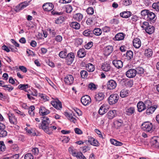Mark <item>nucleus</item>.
Masks as SVG:
<instances>
[{"instance_id": "obj_1", "label": "nucleus", "mask_w": 159, "mask_h": 159, "mask_svg": "<svg viewBox=\"0 0 159 159\" xmlns=\"http://www.w3.org/2000/svg\"><path fill=\"white\" fill-rule=\"evenodd\" d=\"M42 121L41 124H39V127L43 129L47 134H49V127L51 125L50 121L47 116L41 117Z\"/></svg>"}, {"instance_id": "obj_2", "label": "nucleus", "mask_w": 159, "mask_h": 159, "mask_svg": "<svg viewBox=\"0 0 159 159\" xmlns=\"http://www.w3.org/2000/svg\"><path fill=\"white\" fill-rule=\"evenodd\" d=\"M142 128L144 131L152 132L153 131V125L149 122H145L142 125Z\"/></svg>"}, {"instance_id": "obj_3", "label": "nucleus", "mask_w": 159, "mask_h": 159, "mask_svg": "<svg viewBox=\"0 0 159 159\" xmlns=\"http://www.w3.org/2000/svg\"><path fill=\"white\" fill-rule=\"evenodd\" d=\"M119 96L117 94H112L109 97L108 102L110 104L113 105L116 103L119 99Z\"/></svg>"}, {"instance_id": "obj_4", "label": "nucleus", "mask_w": 159, "mask_h": 159, "mask_svg": "<svg viewBox=\"0 0 159 159\" xmlns=\"http://www.w3.org/2000/svg\"><path fill=\"white\" fill-rule=\"evenodd\" d=\"M81 101L82 104L84 106H87L91 102V98L90 96L88 95L84 96L81 98Z\"/></svg>"}, {"instance_id": "obj_5", "label": "nucleus", "mask_w": 159, "mask_h": 159, "mask_svg": "<svg viewBox=\"0 0 159 159\" xmlns=\"http://www.w3.org/2000/svg\"><path fill=\"white\" fill-rule=\"evenodd\" d=\"M53 5L52 3L50 2L45 3L43 6V8L45 11H50L53 9Z\"/></svg>"}, {"instance_id": "obj_6", "label": "nucleus", "mask_w": 159, "mask_h": 159, "mask_svg": "<svg viewBox=\"0 0 159 159\" xmlns=\"http://www.w3.org/2000/svg\"><path fill=\"white\" fill-rule=\"evenodd\" d=\"M152 145L155 148H159V137L154 136L151 140Z\"/></svg>"}, {"instance_id": "obj_7", "label": "nucleus", "mask_w": 159, "mask_h": 159, "mask_svg": "<svg viewBox=\"0 0 159 159\" xmlns=\"http://www.w3.org/2000/svg\"><path fill=\"white\" fill-rule=\"evenodd\" d=\"M125 75L129 78H132L134 77L136 75V72L135 69H131L126 72Z\"/></svg>"}, {"instance_id": "obj_8", "label": "nucleus", "mask_w": 159, "mask_h": 159, "mask_svg": "<svg viewBox=\"0 0 159 159\" xmlns=\"http://www.w3.org/2000/svg\"><path fill=\"white\" fill-rule=\"evenodd\" d=\"M74 57L75 56L73 53L70 52L68 53L66 58L67 64L69 65L71 64L74 61Z\"/></svg>"}, {"instance_id": "obj_9", "label": "nucleus", "mask_w": 159, "mask_h": 159, "mask_svg": "<svg viewBox=\"0 0 159 159\" xmlns=\"http://www.w3.org/2000/svg\"><path fill=\"white\" fill-rule=\"evenodd\" d=\"M74 79L71 75H67L64 78V82L68 85H71L73 83Z\"/></svg>"}, {"instance_id": "obj_10", "label": "nucleus", "mask_w": 159, "mask_h": 159, "mask_svg": "<svg viewBox=\"0 0 159 159\" xmlns=\"http://www.w3.org/2000/svg\"><path fill=\"white\" fill-rule=\"evenodd\" d=\"M107 86L108 89H115L116 86V83L113 80H110L107 82Z\"/></svg>"}, {"instance_id": "obj_11", "label": "nucleus", "mask_w": 159, "mask_h": 159, "mask_svg": "<svg viewBox=\"0 0 159 159\" xmlns=\"http://www.w3.org/2000/svg\"><path fill=\"white\" fill-rule=\"evenodd\" d=\"M105 95L104 93H99L95 95V99L96 102H99L102 100L104 98Z\"/></svg>"}, {"instance_id": "obj_12", "label": "nucleus", "mask_w": 159, "mask_h": 159, "mask_svg": "<svg viewBox=\"0 0 159 159\" xmlns=\"http://www.w3.org/2000/svg\"><path fill=\"white\" fill-rule=\"evenodd\" d=\"M157 107V105H155L146 108L147 110L146 111V112L147 114L148 115H150L153 113Z\"/></svg>"}, {"instance_id": "obj_13", "label": "nucleus", "mask_w": 159, "mask_h": 159, "mask_svg": "<svg viewBox=\"0 0 159 159\" xmlns=\"http://www.w3.org/2000/svg\"><path fill=\"white\" fill-rule=\"evenodd\" d=\"M112 63L118 69L121 68L123 66V62L120 60H114L112 61Z\"/></svg>"}, {"instance_id": "obj_14", "label": "nucleus", "mask_w": 159, "mask_h": 159, "mask_svg": "<svg viewBox=\"0 0 159 159\" xmlns=\"http://www.w3.org/2000/svg\"><path fill=\"white\" fill-rule=\"evenodd\" d=\"M39 113L41 116H45L48 114L50 113L49 110L46 109L43 106L41 107L39 110Z\"/></svg>"}, {"instance_id": "obj_15", "label": "nucleus", "mask_w": 159, "mask_h": 159, "mask_svg": "<svg viewBox=\"0 0 159 159\" xmlns=\"http://www.w3.org/2000/svg\"><path fill=\"white\" fill-rule=\"evenodd\" d=\"M52 104L54 107L58 110L61 109L62 107L61 102L59 100L52 102Z\"/></svg>"}, {"instance_id": "obj_16", "label": "nucleus", "mask_w": 159, "mask_h": 159, "mask_svg": "<svg viewBox=\"0 0 159 159\" xmlns=\"http://www.w3.org/2000/svg\"><path fill=\"white\" fill-rule=\"evenodd\" d=\"M133 43L134 46L136 48H139L141 46V42L139 38H135L133 40Z\"/></svg>"}, {"instance_id": "obj_17", "label": "nucleus", "mask_w": 159, "mask_h": 159, "mask_svg": "<svg viewBox=\"0 0 159 159\" xmlns=\"http://www.w3.org/2000/svg\"><path fill=\"white\" fill-rule=\"evenodd\" d=\"M101 69L104 71H109L111 70V67L109 63L105 62L104 63H103L101 67Z\"/></svg>"}, {"instance_id": "obj_18", "label": "nucleus", "mask_w": 159, "mask_h": 159, "mask_svg": "<svg viewBox=\"0 0 159 159\" xmlns=\"http://www.w3.org/2000/svg\"><path fill=\"white\" fill-rule=\"evenodd\" d=\"M88 141V142L92 145L95 146H99V143L94 138L91 137H89Z\"/></svg>"}, {"instance_id": "obj_19", "label": "nucleus", "mask_w": 159, "mask_h": 159, "mask_svg": "<svg viewBox=\"0 0 159 159\" xmlns=\"http://www.w3.org/2000/svg\"><path fill=\"white\" fill-rule=\"evenodd\" d=\"M137 107L138 111L139 112H142L146 109L144 102H139L137 104Z\"/></svg>"}, {"instance_id": "obj_20", "label": "nucleus", "mask_w": 159, "mask_h": 159, "mask_svg": "<svg viewBox=\"0 0 159 159\" xmlns=\"http://www.w3.org/2000/svg\"><path fill=\"white\" fill-rule=\"evenodd\" d=\"M113 50V48L112 46H108L105 48V54L106 55H109L112 52Z\"/></svg>"}, {"instance_id": "obj_21", "label": "nucleus", "mask_w": 159, "mask_h": 159, "mask_svg": "<svg viewBox=\"0 0 159 159\" xmlns=\"http://www.w3.org/2000/svg\"><path fill=\"white\" fill-rule=\"evenodd\" d=\"M125 35L123 33H119L115 35L114 39L115 40L117 41L122 40L124 39Z\"/></svg>"}, {"instance_id": "obj_22", "label": "nucleus", "mask_w": 159, "mask_h": 159, "mask_svg": "<svg viewBox=\"0 0 159 159\" xmlns=\"http://www.w3.org/2000/svg\"><path fill=\"white\" fill-rule=\"evenodd\" d=\"M132 15V13L129 11H125L122 12L120 13L121 17L125 18H127Z\"/></svg>"}, {"instance_id": "obj_23", "label": "nucleus", "mask_w": 159, "mask_h": 159, "mask_svg": "<svg viewBox=\"0 0 159 159\" xmlns=\"http://www.w3.org/2000/svg\"><path fill=\"white\" fill-rule=\"evenodd\" d=\"M65 115L67 119L70 120V121L75 123L76 121L75 118L73 117V116L71 114H70L67 112H65Z\"/></svg>"}, {"instance_id": "obj_24", "label": "nucleus", "mask_w": 159, "mask_h": 159, "mask_svg": "<svg viewBox=\"0 0 159 159\" xmlns=\"http://www.w3.org/2000/svg\"><path fill=\"white\" fill-rule=\"evenodd\" d=\"M135 108L134 107H129L125 109V112L126 114L128 116H130L132 115L135 112Z\"/></svg>"}, {"instance_id": "obj_25", "label": "nucleus", "mask_w": 159, "mask_h": 159, "mask_svg": "<svg viewBox=\"0 0 159 159\" xmlns=\"http://www.w3.org/2000/svg\"><path fill=\"white\" fill-rule=\"evenodd\" d=\"M129 91L126 89H124L121 90L120 93V96L121 98H125L128 96Z\"/></svg>"}, {"instance_id": "obj_26", "label": "nucleus", "mask_w": 159, "mask_h": 159, "mask_svg": "<svg viewBox=\"0 0 159 159\" xmlns=\"http://www.w3.org/2000/svg\"><path fill=\"white\" fill-rule=\"evenodd\" d=\"M154 27L151 25H149L148 27H146L145 28V30L146 32L149 34L153 33L154 32Z\"/></svg>"}, {"instance_id": "obj_27", "label": "nucleus", "mask_w": 159, "mask_h": 159, "mask_svg": "<svg viewBox=\"0 0 159 159\" xmlns=\"http://www.w3.org/2000/svg\"><path fill=\"white\" fill-rule=\"evenodd\" d=\"M108 109V108L103 105L100 107L98 113L99 114L102 115L107 112Z\"/></svg>"}, {"instance_id": "obj_28", "label": "nucleus", "mask_w": 159, "mask_h": 159, "mask_svg": "<svg viewBox=\"0 0 159 159\" xmlns=\"http://www.w3.org/2000/svg\"><path fill=\"white\" fill-rule=\"evenodd\" d=\"M85 49L84 48L80 49L77 52V55L80 58H83L86 55Z\"/></svg>"}, {"instance_id": "obj_29", "label": "nucleus", "mask_w": 159, "mask_h": 159, "mask_svg": "<svg viewBox=\"0 0 159 159\" xmlns=\"http://www.w3.org/2000/svg\"><path fill=\"white\" fill-rule=\"evenodd\" d=\"M8 117L10 122L12 124H15L16 123V119L13 114H9L8 115Z\"/></svg>"}, {"instance_id": "obj_30", "label": "nucleus", "mask_w": 159, "mask_h": 159, "mask_svg": "<svg viewBox=\"0 0 159 159\" xmlns=\"http://www.w3.org/2000/svg\"><path fill=\"white\" fill-rule=\"evenodd\" d=\"M116 115V111L115 110H110L107 113L108 117L109 119H113Z\"/></svg>"}, {"instance_id": "obj_31", "label": "nucleus", "mask_w": 159, "mask_h": 159, "mask_svg": "<svg viewBox=\"0 0 159 159\" xmlns=\"http://www.w3.org/2000/svg\"><path fill=\"white\" fill-rule=\"evenodd\" d=\"M70 27L73 28L78 30L80 28V24L76 22H72L70 24Z\"/></svg>"}, {"instance_id": "obj_32", "label": "nucleus", "mask_w": 159, "mask_h": 159, "mask_svg": "<svg viewBox=\"0 0 159 159\" xmlns=\"http://www.w3.org/2000/svg\"><path fill=\"white\" fill-rule=\"evenodd\" d=\"M96 17L93 16L92 18H88L87 19L86 23L88 25H91L95 22Z\"/></svg>"}, {"instance_id": "obj_33", "label": "nucleus", "mask_w": 159, "mask_h": 159, "mask_svg": "<svg viewBox=\"0 0 159 159\" xmlns=\"http://www.w3.org/2000/svg\"><path fill=\"white\" fill-rule=\"evenodd\" d=\"M86 70L88 71L92 72L95 70V67L91 63H89L86 66Z\"/></svg>"}, {"instance_id": "obj_34", "label": "nucleus", "mask_w": 159, "mask_h": 159, "mask_svg": "<svg viewBox=\"0 0 159 159\" xmlns=\"http://www.w3.org/2000/svg\"><path fill=\"white\" fill-rule=\"evenodd\" d=\"M73 18L75 20L80 21L82 20L83 16L81 14L78 13L74 15Z\"/></svg>"}, {"instance_id": "obj_35", "label": "nucleus", "mask_w": 159, "mask_h": 159, "mask_svg": "<svg viewBox=\"0 0 159 159\" xmlns=\"http://www.w3.org/2000/svg\"><path fill=\"white\" fill-rule=\"evenodd\" d=\"M145 54L147 57H151L152 55V49L149 48L146 49L145 51Z\"/></svg>"}, {"instance_id": "obj_36", "label": "nucleus", "mask_w": 159, "mask_h": 159, "mask_svg": "<svg viewBox=\"0 0 159 159\" xmlns=\"http://www.w3.org/2000/svg\"><path fill=\"white\" fill-rule=\"evenodd\" d=\"M93 31V34L96 36H99L102 33L101 30L99 28L95 29Z\"/></svg>"}, {"instance_id": "obj_37", "label": "nucleus", "mask_w": 159, "mask_h": 159, "mask_svg": "<svg viewBox=\"0 0 159 159\" xmlns=\"http://www.w3.org/2000/svg\"><path fill=\"white\" fill-rule=\"evenodd\" d=\"M83 34L86 36L91 37L93 36V31L89 30H87L83 32Z\"/></svg>"}, {"instance_id": "obj_38", "label": "nucleus", "mask_w": 159, "mask_h": 159, "mask_svg": "<svg viewBox=\"0 0 159 159\" xmlns=\"http://www.w3.org/2000/svg\"><path fill=\"white\" fill-rule=\"evenodd\" d=\"M156 15L154 13L149 11L148 13V14L147 17L148 20H153L155 17Z\"/></svg>"}, {"instance_id": "obj_39", "label": "nucleus", "mask_w": 159, "mask_h": 159, "mask_svg": "<svg viewBox=\"0 0 159 159\" xmlns=\"http://www.w3.org/2000/svg\"><path fill=\"white\" fill-rule=\"evenodd\" d=\"M69 151L70 153L74 157H75L79 152H77L76 150L74 149L72 147H70L69 148Z\"/></svg>"}, {"instance_id": "obj_40", "label": "nucleus", "mask_w": 159, "mask_h": 159, "mask_svg": "<svg viewBox=\"0 0 159 159\" xmlns=\"http://www.w3.org/2000/svg\"><path fill=\"white\" fill-rule=\"evenodd\" d=\"M126 57L127 59L129 60L133 58V53L132 51H129L127 52L126 53Z\"/></svg>"}, {"instance_id": "obj_41", "label": "nucleus", "mask_w": 159, "mask_h": 159, "mask_svg": "<svg viewBox=\"0 0 159 159\" xmlns=\"http://www.w3.org/2000/svg\"><path fill=\"white\" fill-rule=\"evenodd\" d=\"M110 142L112 144L116 146H121L123 143L114 139H111Z\"/></svg>"}, {"instance_id": "obj_42", "label": "nucleus", "mask_w": 159, "mask_h": 159, "mask_svg": "<svg viewBox=\"0 0 159 159\" xmlns=\"http://www.w3.org/2000/svg\"><path fill=\"white\" fill-rule=\"evenodd\" d=\"M67 50H65L60 52L59 54V57L61 58H65L66 57Z\"/></svg>"}, {"instance_id": "obj_43", "label": "nucleus", "mask_w": 159, "mask_h": 159, "mask_svg": "<svg viewBox=\"0 0 159 159\" xmlns=\"http://www.w3.org/2000/svg\"><path fill=\"white\" fill-rule=\"evenodd\" d=\"M136 74L137 73L139 74H143L144 72L143 69L141 67H138L136 68L135 70Z\"/></svg>"}, {"instance_id": "obj_44", "label": "nucleus", "mask_w": 159, "mask_h": 159, "mask_svg": "<svg viewBox=\"0 0 159 159\" xmlns=\"http://www.w3.org/2000/svg\"><path fill=\"white\" fill-rule=\"evenodd\" d=\"M115 125L118 127H121L123 125V121L121 120H116L115 122Z\"/></svg>"}, {"instance_id": "obj_45", "label": "nucleus", "mask_w": 159, "mask_h": 159, "mask_svg": "<svg viewBox=\"0 0 159 159\" xmlns=\"http://www.w3.org/2000/svg\"><path fill=\"white\" fill-rule=\"evenodd\" d=\"M7 132L5 130V129H3L2 130H0V137H5L7 135Z\"/></svg>"}, {"instance_id": "obj_46", "label": "nucleus", "mask_w": 159, "mask_h": 159, "mask_svg": "<svg viewBox=\"0 0 159 159\" xmlns=\"http://www.w3.org/2000/svg\"><path fill=\"white\" fill-rule=\"evenodd\" d=\"M75 157L77 159H87L81 152H79Z\"/></svg>"}, {"instance_id": "obj_47", "label": "nucleus", "mask_w": 159, "mask_h": 159, "mask_svg": "<svg viewBox=\"0 0 159 159\" xmlns=\"http://www.w3.org/2000/svg\"><path fill=\"white\" fill-rule=\"evenodd\" d=\"M4 89L9 92H11L14 89L13 87L10 85H6L4 86Z\"/></svg>"}, {"instance_id": "obj_48", "label": "nucleus", "mask_w": 159, "mask_h": 159, "mask_svg": "<svg viewBox=\"0 0 159 159\" xmlns=\"http://www.w3.org/2000/svg\"><path fill=\"white\" fill-rule=\"evenodd\" d=\"M6 149V146L4 142L3 141H0V150L1 151H4Z\"/></svg>"}, {"instance_id": "obj_49", "label": "nucleus", "mask_w": 159, "mask_h": 159, "mask_svg": "<svg viewBox=\"0 0 159 159\" xmlns=\"http://www.w3.org/2000/svg\"><path fill=\"white\" fill-rule=\"evenodd\" d=\"M146 108L150 107L152 106V102L149 100H147L145 101L144 103Z\"/></svg>"}, {"instance_id": "obj_50", "label": "nucleus", "mask_w": 159, "mask_h": 159, "mask_svg": "<svg viewBox=\"0 0 159 159\" xmlns=\"http://www.w3.org/2000/svg\"><path fill=\"white\" fill-rule=\"evenodd\" d=\"M30 1L28 2L27 1H25L23 2L20 3V5L21 6V9H22L26 7L29 5V3L30 2Z\"/></svg>"}, {"instance_id": "obj_51", "label": "nucleus", "mask_w": 159, "mask_h": 159, "mask_svg": "<svg viewBox=\"0 0 159 159\" xmlns=\"http://www.w3.org/2000/svg\"><path fill=\"white\" fill-rule=\"evenodd\" d=\"M152 8L157 11H159V2L154 3L152 5Z\"/></svg>"}, {"instance_id": "obj_52", "label": "nucleus", "mask_w": 159, "mask_h": 159, "mask_svg": "<svg viewBox=\"0 0 159 159\" xmlns=\"http://www.w3.org/2000/svg\"><path fill=\"white\" fill-rule=\"evenodd\" d=\"M28 84H20L18 86V88L21 90H25L28 88Z\"/></svg>"}, {"instance_id": "obj_53", "label": "nucleus", "mask_w": 159, "mask_h": 159, "mask_svg": "<svg viewBox=\"0 0 159 159\" xmlns=\"http://www.w3.org/2000/svg\"><path fill=\"white\" fill-rule=\"evenodd\" d=\"M88 14L89 15H92L94 12V9L93 7H89L86 11Z\"/></svg>"}, {"instance_id": "obj_54", "label": "nucleus", "mask_w": 159, "mask_h": 159, "mask_svg": "<svg viewBox=\"0 0 159 159\" xmlns=\"http://www.w3.org/2000/svg\"><path fill=\"white\" fill-rule=\"evenodd\" d=\"M80 75L82 78H84L88 75V73L87 71L84 70H81L80 72Z\"/></svg>"}, {"instance_id": "obj_55", "label": "nucleus", "mask_w": 159, "mask_h": 159, "mask_svg": "<svg viewBox=\"0 0 159 159\" xmlns=\"http://www.w3.org/2000/svg\"><path fill=\"white\" fill-rule=\"evenodd\" d=\"M64 18L62 17H60L57 18L55 21V22L57 24L62 23L63 21Z\"/></svg>"}, {"instance_id": "obj_56", "label": "nucleus", "mask_w": 159, "mask_h": 159, "mask_svg": "<svg viewBox=\"0 0 159 159\" xmlns=\"http://www.w3.org/2000/svg\"><path fill=\"white\" fill-rule=\"evenodd\" d=\"M27 132L29 134L32 136H34L36 135V133L32 129H28L27 130Z\"/></svg>"}, {"instance_id": "obj_57", "label": "nucleus", "mask_w": 159, "mask_h": 159, "mask_svg": "<svg viewBox=\"0 0 159 159\" xmlns=\"http://www.w3.org/2000/svg\"><path fill=\"white\" fill-rule=\"evenodd\" d=\"M33 156L30 153L26 154L25 156V159H33Z\"/></svg>"}, {"instance_id": "obj_58", "label": "nucleus", "mask_w": 159, "mask_h": 159, "mask_svg": "<svg viewBox=\"0 0 159 159\" xmlns=\"http://www.w3.org/2000/svg\"><path fill=\"white\" fill-rule=\"evenodd\" d=\"M66 12L67 13H70L72 10V7L70 5H68L66 7Z\"/></svg>"}, {"instance_id": "obj_59", "label": "nucleus", "mask_w": 159, "mask_h": 159, "mask_svg": "<svg viewBox=\"0 0 159 159\" xmlns=\"http://www.w3.org/2000/svg\"><path fill=\"white\" fill-rule=\"evenodd\" d=\"M132 4V1L131 0H124L123 1V4L125 6H129Z\"/></svg>"}, {"instance_id": "obj_60", "label": "nucleus", "mask_w": 159, "mask_h": 159, "mask_svg": "<svg viewBox=\"0 0 159 159\" xmlns=\"http://www.w3.org/2000/svg\"><path fill=\"white\" fill-rule=\"evenodd\" d=\"M141 27L142 28L145 29L146 27H148V26L149 25V23L147 21H144L142 24L141 23Z\"/></svg>"}, {"instance_id": "obj_61", "label": "nucleus", "mask_w": 159, "mask_h": 159, "mask_svg": "<svg viewBox=\"0 0 159 159\" xmlns=\"http://www.w3.org/2000/svg\"><path fill=\"white\" fill-rule=\"evenodd\" d=\"M149 11L147 10H143L141 11V14L143 16H145L146 15L148 16V14Z\"/></svg>"}, {"instance_id": "obj_62", "label": "nucleus", "mask_w": 159, "mask_h": 159, "mask_svg": "<svg viewBox=\"0 0 159 159\" xmlns=\"http://www.w3.org/2000/svg\"><path fill=\"white\" fill-rule=\"evenodd\" d=\"M93 45V43L92 42L88 43L87 44L84 46L85 48L87 49H90L92 47Z\"/></svg>"}, {"instance_id": "obj_63", "label": "nucleus", "mask_w": 159, "mask_h": 159, "mask_svg": "<svg viewBox=\"0 0 159 159\" xmlns=\"http://www.w3.org/2000/svg\"><path fill=\"white\" fill-rule=\"evenodd\" d=\"M89 88L90 89L92 90L95 89H96L95 85L92 83H90L89 84Z\"/></svg>"}, {"instance_id": "obj_64", "label": "nucleus", "mask_w": 159, "mask_h": 159, "mask_svg": "<svg viewBox=\"0 0 159 159\" xmlns=\"http://www.w3.org/2000/svg\"><path fill=\"white\" fill-rule=\"evenodd\" d=\"M102 30L103 32L107 33L110 31V28L108 26H105L102 28Z\"/></svg>"}]
</instances>
